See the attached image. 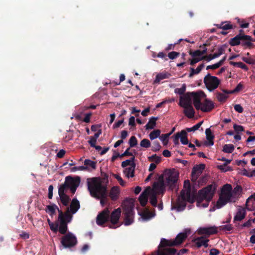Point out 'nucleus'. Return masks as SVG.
<instances>
[{
	"label": "nucleus",
	"instance_id": "34",
	"mask_svg": "<svg viewBox=\"0 0 255 255\" xmlns=\"http://www.w3.org/2000/svg\"><path fill=\"white\" fill-rule=\"evenodd\" d=\"M204 64H202L198 66L197 68L195 69L191 68V72L189 75V77H192L193 75L199 74L201 70L204 68Z\"/></svg>",
	"mask_w": 255,
	"mask_h": 255
},
{
	"label": "nucleus",
	"instance_id": "17",
	"mask_svg": "<svg viewBox=\"0 0 255 255\" xmlns=\"http://www.w3.org/2000/svg\"><path fill=\"white\" fill-rule=\"evenodd\" d=\"M110 211L108 209L104 210L101 213H100L96 220L97 224L98 225H102L106 222L109 218Z\"/></svg>",
	"mask_w": 255,
	"mask_h": 255
},
{
	"label": "nucleus",
	"instance_id": "6",
	"mask_svg": "<svg viewBox=\"0 0 255 255\" xmlns=\"http://www.w3.org/2000/svg\"><path fill=\"white\" fill-rule=\"evenodd\" d=\"M184 187L186 189L182 191L180 197L178 198L177 204L175 208L178 212L184 209L186 205V202L193 203L195 201V196L192 194L190 191V183L189 180L184 181Z\"/></svg>",
	"mask_w": 255,
	"mask_h": 255
},
{
	"label": "nucleus",
	"instance_id": "40",
	"mask_svg": "<svg viewBox=\"0 0 255 255\" xmlns=\"http://www.w3.org/2000/svg\"><path fill=\"white\" fill-rule=\"evenodd\" d=\"M171 134V133H169L167 134H162L159 136L160 140L163 142L164 145H167L168 143V139L169 136Z\"/></svg>",
	"mask_w": 255,
	"mask_h": 255
},
{
	"label": "nucleus",
	"instance_id": "59",
	"mask_svg": "<svg viewBox=\"0 0 255 255\" xmlns=\"http://www.w3.org/2000/svg\"><path fill=\"white\" fill-rule=\"evenodd\" d=\"M53 187L52 185H50L48 187V198L51 199L53 196Z\"/></svg>",
	"mask_w": 255,
	"mask_h": 255
},
{
	"label": "nucleus",
	"instance_id": "33",
	"mask_svg": "<svg viewBox=\"0 0 255 255\" xmlns=\"http://www.w3.org/2000/svg\"><path fill=\"white\" fill-rule=\"evenodd\" d=\"M226 58V56H224L219 62H217V63H215L214 64L209 65L207 67L206 69H216L220 67L224 63L225 59Z\"/></svg>",
	"mask_w": 255,
	"mask_h": 255
},
{
	"label": "nucleus",
	"instance_id": "46",
	"mask_svg": "<svg viewBox=\"0 0 255 255\" xmlns=\"http://www.w3.org/2000/svg\"><path fill=\"white\" fill-rule=\"evenodd\" d=\"M220 28L225 30L230 29L232 28V25L229 22H224L220 24Z\"/></svg>",
	"mask_w": 255,
	"mask_h": 255
},
{
	"label": "nucleus",
	"instance_id": "51",
	"mask_svg": "<svg viewBox=\"0 0 255 255\" xmlns=\"http://www.w3.org/2000/svg\"><path fill=\"white\" fill-rule=\"evenodd\" d=\"M218 168L223 172H227L232 170L231 168L227 166L226 164L218 166Z\"/></svg>",
	"mask_w": 255,
	"mask_h": 255
},
{
	"label": "nucleus",
	"instance_id": "10",
	"mask_svg": "<svg viewBox=\"0 0 255 255\" xmlns=\"http://www.w3.org/2000/svg\"><path fill=\"white\" fill-rule=\"evenodd\" d=\"M179 178V172L175 169H169L165 171L162 180L166 186L173 188L176 186Z\"/></svg>",
	"mask_w": 255,
	"mask_h": 255
},
{
	"label": "nucleus",
	"instance_id": "2",
	"mask_svg": "<svg viewBox=\"0 0 255 255\" xmlns=\"http://www.w3.org/2000/svg\"><path fill=\"white\" fill-rule=\"evenodd\" d=\"M108 183V177L104 178H93L88 180V188L91 195L97 198L100 199L102 206L107 202V185Z\"/></svg>",
	"mask_w": 255,
	"mask_h": 255
},
{
	"label": "nucleus",
	"instance_id": "54",
	"mask_svg": "<svg viewBox=\"0 0 255 255\" xmlns=\"http://www.w3.org/2000/svg\"><path fill=\"white\" fill-rule=\"evenodd\" d=\"M179 55V53L178 52L172 51L168 53V56L170 59H174L176 58Z\"/></svg>",
	"mask_w": 255,
	"mask_h": 255
},
{
	"label": "nucleus",
	"instance_id": "58",
	"mask_svg": "<svg viewBox=\"0 0 255 255\" xmlns=\"http://www.w3.org/2000/svg\"><path fill=\"white\" fill-rule=\"evenodd\" d=\"M88 142L92 147H94L96 145L97 140L92 138V137H90V140L88 141Z\"/></svg>",
	"mask_w": 255,
	"mask_h": 255
},
{
	"label": "nucleus",
	"instance_id": "57",
	"mask_svg": "<svg viewBox=\"0 0 255 255\" xmlns=\"http://www.w3.org/2000/svg\"><path fill=\"white\" fill-rule=\"evenodd\" d=\"M234 109L236 111L240 113H242L243 111L242 107L239 104L235 105L234 106Z\"/></svg>",
	"mask_w": 255,
	"mask_h": 255
},
{
	"label": "nucleus",
	"instance_id": "41",
	"mask_svg": "<svg viewBox=\"0 0 255 255\" xmlns=\"http://www.w3.org/2000/svg\"><path fill=\"white\" fill-rule=\"evenodd\" d=\"M186 86L185 84H183L182 85V87L179 88H176L174 90V92L177 94L180 95H182L184 94L186 90Z\"/></svg>",
	"mask_w": 255,
	"mask_h": 255
},
{
	"label": "nucleus",
	"instance_id": "55",
	"mask_svg": "<svg viewBox=\"0 0 255 255\" xmlns=\"http://www.w3.org/2000/svg\"><path fill=\"white\" fill-rule=\"evenodd\" d=\"M242 60L246 62L247 63L250 64H253L255 63V61L254 59H253L251 58L247 57H243L242 58Z\"/></svg>",
	"mask_w": 255,
	"mask_h": 255
},
{
	"label": "nucleus",
	"instance_id": "47",
	"mask_svg": "<svg viewBox=\"0 0 255 255\" xmlns=\"http://www.w3.org/2000/svg\"><path fill=\"white\" fill-rule=\"evenodd\" d=\"M231 64L232 65H234V66H238L239 67H240L242 69L246 70H248V69L247 66L245 64H244L242 62H232L231 63Z\"/></svg>",
	"mask_w": 255,
	"mask_h": 255
},
{
	"label": "nucleus",
	"instance_id": "26",
	"mask_svg": "<svg viewBox=\"0 0 255 255\" xmlns=\"http://www.w3.org/2000/svg\"><path fill=\"white\" fill-rule=\"evenodd\" d=\"M84 163L87 171H91L96 168V162L90 159H85Z\"/></svg>",
	"mask_w": 255,
	"mask_h": 255
},
{
	"label": "nucleus",
	"instance_id": "56",
	"mask_svg": "<svg viewBox=\"0 0 255 255\" xmlns=\"http://www.w3.org/2000/svg\"><path fill=\"white\" fill-rule=\"evenodd\" d=\"M234 128L235 130V131L238 132H242L244 130V128L243 126L237 125H234Z\"/></svg>",
	"mask_w": 255,
	"mask_h": 255
},
{
	"label": "nucleus",
	"instance_id": "64",
	"mask_svg": "<svg viewBox=\"0 0 255 255\" xmlns=\"http://www.w3.org/2000/svg\"><path fill=\"white\" fill-rule=\"evenodd\" d=\"M219 254V251L215 249L211 250L210 252V255H218Z\"/></svg>",
	"mask_w": 255,
	"mask_h": 255
},
{
	"label": "nucleus",
	"instance_id": "22",
	"mask_svg": "<svg viewBox=\"0 0 255 255\" xmlns=\"http://www.w3.org/2000/svg\"><path fill=\"white\" fill-rule=\"evenodd\" d=\"M208 242L209 240L203 237L197 238L194 240L195 244L198 248H200L202 246L207 247L208 246Z\"/></svg>",
	"mask_w": 255,
	"mask_h": 255
},
{
	"label": "nucleus",
	"instance_id": "60",
	"mask_svg": "<svg viewBox=\"0 0 255 255\" xmlns=\"http://www.w3.org/2000/svg\"><path fill=\"white\" fill-rule=\"evenodd\" d=\"M91 114H92L91 113L86 114L85 116V118L83 120V121L87 123H89L90 122V117L91 116Z\"/></svg>",
	"mask_w": 255,
	"mask_h": 255
},
{
	"label": "nucleus",
	"instance_id": "23",
	"mask_svg": "<svg viewBox=\"0 0 255 255\" xmlns=\"http://www.w3.org/2000/svg\"><path fill=\"white\" fill-rule=\"evenodd\" d=\"M206 135V138L207 141L204 143V144L206 146H211L214 144L213 139L214 136L213 135L212 131L210 128H207L205 131Z\"/></svg>",
	"mask_w": 255,
	"mask_h": 255
},
{
	"label": "nucleus",
	"instance_id": "62",
	"mask_svg": "<svg viewBox=\"0 0 255 255\" xmlns=\"http://www.w3.org/2000/svg\"><path fill=\"white\" fill-rule=\"evenodd\" d=\"M128 124L131 126H135V118L134 117H131L129 119Z\"/></svg>",
	"mask_w": 255,
	"mask_h": 255
},
{
	"label": "nucleus",
	"instance_id": "32",
	"mask_svg": "<svg viewBox=\"0 0 255 255\" xmlns=\"http://www.w3.org/2000/svg\"><path fill=\"white\" fill-rule=\"evenodd\" d=\"M119 189L117 187H113L110 192V196L111 198L114 200L117 199L119 194Z\"/></svg>",
	"mask_w": 255,
	"mask_h": 255
},
{
	"label": "nucleus",
	"instance_id": "37",
	"mask_svg": "<svg viewBox=\"0 0 255 255\" xmlns=\"http://www.w3.org/2000/svg\"><path fill=\"white\" fill-rule=\"evenodd\" d=\"M56 209H58L57 206L55 205H49L47 206L46 209V212L48 213L50 216H52L55 212Z\"/></svg>",
	"mask_w": 255,
	"mask_h": 255
},
{
	"label": "nucleus",
	"instance_id": "19",
	"mask_svg": "<svg viewBox=\"0 0 255 255\" xmlns=\"http://www.w3.org/2000/svg\"><path fill=\"white\" fill-rule=\"evenodd\" d=\"M67 191L65 190V186H60L58 190V193L62 203L67 205L69 201V197L66 195Z\"/></svg>",
	"mask_w": 255,
	"mask_h": 255
},
{
	"label": "nucleus",
	"instance_id": "43",
	"mask_svg": "<svg viewBox=\"0 0 255 255\" xmlns=\"http://www.w3.org/2000/svg\"><path fill=\"white\" fill-rule=\"evenodd\" d=\"M140 145L142 147L148 148L150 146L151 143L148 139H143L141 141Z\"/></svg>",
	"mask_w": 255,
	"mask_h": 255
},
{
	"label": "nucleus",
	"instance_id": "7",
	"mask_svg": "<svg viewBox=\"0 0 255 255\" xmlns=\"http://www.w3.org/2000/svg\"><path fill=\"white\" fill-rule=\"evenodd\" d=\"M194 105V96L193 92H188L182 95L180 98L179 105L184 109L183 113L188 118H192L195 115V111L192 106Z\"/></svg>",
	"mask_w": 255,
	"mask_h": 255
},
{
	"label": "nucleus",
	"instance_id": "28",
	"mask_svg": "<svg viewBox=\"0 0 255 255\" xmlns=\"http://www.w3.org/2000/svg\"><path fill=\"white\" fill-rule=\"evenodd\" d=\"M246 216V210L244 208H240L234 217L235 221H241Z\"/></svg>",
	"mask_w": 255,
	"mask_h": 255
},
{
	"label": "nucleus",
	"instance_id": "61",
	"mask_svg": "<svg viewBox=\"0 0 255 255\" xmlns=\"http://www.w3.org/2000/svg\"><path fill=\"white\" fill-rule=\"evenodd\" d=\"M115 177L118 180L120 184L122 186L124 185V182L121 177L117 174L114 175Z\"/></svg>",
	"mask_w": 255,
	"mask_h": 255
},
{
	"label": "nucleus",
	"instance_id": "30",
	"mask_svg": "<svg viewBox=\"0 0 255 255\" xmlns=\"http://www.w3.org/2000/svg\"><path fill=\"white\" fill-rule=\"evenodd\" d=\"M179 134L180 135V139L182 144L184 145L188 144V139L187 138V133L185 130H182L180 132H179Z\"/></svg>",
	"mask_w": 255,
	"mask_h": 255
},
{
	"label": "nucleus",
	"instance_id": "48",
	"mask_svg": "<svg viewBox=\"0 0 255 255\" xmlns=\"http://www.w3.org/2000/svg\"><path fill=\"white\" fill-rule=\"evenodd\" d=\"M129 144L130 147H134L137 144V141L136 137L132 136L129 140Z\"/></svg>",
	"mask_w": 255,
	"mask_h": 255
},
{
	"label": "nucleus",
	"instance_id": "15",
	"mask_svg": "<svg viewBox=\"0 0 255 255\" xmlns=\"http://www.w3.org/2000/svg\"><path fill=\"white\" fill-rule=\"evenodd\" d=\"M121 211L120 208L115 209L111 214V222L112 225L110 226L111 228H116L119 226L118 221L121 215Z\"/></svg>",
	"mask_w": 255,
	"mask_h": 255
},
{
	"label": "nucleus",
	"instance_id": "9",
	"mask_svg": "<svg viewBox=\"0 0 255 255\" xmlns=\"http://www.w3.org/2000/svg\"><path fill=\"white\" fill-rule=\"evenodd\" d=\"M134 200L129 199L125 200L123 203L124 212L125 215L124 224L126 226L130 225L133 221V208Z\"/></svg>",
	"mask_w": 255,
	"mask_h": 255
},
{
	"label": "nucleus",
	"instance_id": "14",
	"mask_svg": "<svg viewBox=\"0 0 255 255\" xmlns=\"http://www.w3.org/2000/svg\"><path fill=\"white\" fill-rule=\"evenodd\" d=\"M76 243V238L71 233H68L67 235L64 236L61 240V244L65 248L73 247Z\"/></svg>",
	"mask_w": 255,
	"mask_h": 255
},
{
	"label": "nucleus",
	"instance_id": "63",
	"mask_svg": "<svg viewBox=\"0 0 255 255\" xmlns=\"http://www.w3.org/2000/svg\"><path fill=\"white\" fill-rule=\"evenodd\" d=\"M177 44H178V42H176L174 44H170L167 46V47L165 48V50L166 51H168L169 50L173 49L174 48L175 45Z\"/></svg>",
	"mask_w": 255,
	"mask_h": 255
},
{
	"label": "nucleus",
	"instance_id": "13",
	"mask_svg": "<svg viewBox=\"0 0 255 255\" xmlns=\"http://www.w3.org/2000/svg\"><path fill=\"white\" fill-rule=\"evenodd\" d=\"M80 183V179L78 177L76 178L67 177L65 179V183L60 186H65L66 191H67L69 188L71 192L74 194L77 188L79 186Z\"/></svg>",
	"mask_w": 255,
	"mask_h": 255
},
{
	"label": "nucleus",
	"instance_id": "42",
	"mask_svg": "<svg viewBox=\"0 0 255 255\" xmlns=\"http://www.w3.org/2000/svg\"><path fill=\"white\" fill-rule=\"evenodd\" d=\"M233 228L230 224H227V225H221L219 227V229L220 231H223L225 232H228L232 230Z\"/></svg>",
	"mask_w": 255,
	"mask_h": 255
},
{
	"label": "nucleus",
	"instance_id": "11",
	"mask_svg": "<svg viewBox=\"0 0 255 255\" xmlns=\"http://www.w3.org/2000/svg\"><path fill=\"white\" fill-rule=\"evenodd\" d=\"M166 186V184L162 179H159L157 182H155L151 188V201L150 203L154 206H156L157 204L156 195L157 194L162 193Z\"/></svg>",
	"mask_w": 255,
	"mask_h": 255
},
{
	"label": "nucleus",
	"instance_id": "8",
	"mask_svg": "<svg viewBox=\"0 0 255 255\" xmlns=\"http://www.w3.org/2000/svg\"><path fill=\"white\" fill-rule=\"evenodd\" d=\"M194 96V107L197 110H201L203 112H209L214 108V103L209 100L205 99L203 103L201 100L206 97L205 94L202 91L193 92Z\"/></svg>",
	"mask_w": 255,
	"mask_h": 255
},
{
	"label": "nucleus",
	"instance_id": "45",
	"mask_svg": "<svg viewBox=\"0 0 255 255\" xmlns=\"http://www.w3.org/2000/svg\"><path fill=\"white\" fill-rule=\"evenodd\" d=\"M203 122L202 121L199 123H198L197 124L195 125V126H194L193 127L190 128H188L187 129V130L188 131V132H190V131H194L195 130H197V129H198L199 128L201 127V126L202 125V124H203Z\"/></svg>",
	"mask_w": 255,
	"mask_h": 255
},
{
	"label": "nucleus",
	"instance_id": "21",
	"mask_svg": "<svg viewBox=\"0 0 255 255\" xmlns=\"http://www.w3.org/2000/svg\"><path fill=\"white\" fill-rule=\"evenodd\" d=\"M140 216L139 220L142 221H146L155 216V214L150 213L148 210H145L142 212L138 213Z\"/></svg>",
	"mask_w": 255,
	"mask_h": 255
},
{
	"label": "nucleus",
	"instance_id": "16",
	"mask_svg": "<svg viewBox=\"0 0 255 255\" xmlns=\"http://www.w3.org/2000/svg\"><path fill=\"white\" fill-rule=\"evenodd\" d=\"M151 188L147 187L139 196L138 200L142 206H144L146 204L148 197H149L150 201H151Z\"/></svg>",
	"mask_w": 255,
	"mask_h": 255
},
{
	"label": "nucleus",
	"instance_id": "25",
	"mask_svg": "<svg viewBox=\"0 0 255 255\" xmlns=\"http://www.w3.org/2000/svg\"><path fill=\"white\" fill-rule=\"evenodd\" d=\"M135 165L129 166V167H124V173L128 178L133 177L134 176V170Z\"/></svg>",
	"mask_w": 255,
	"mask_h": 255
},
{
	"label": "nucleus",
	"instance_id": "4",
	"mask_svg": "<svg viewBox=\"0 0 255 255\" xmlns=\"http://www.w3.org/2000/svg\"><path fill=\"white\" fill-rule=\"evenodd\" d=\"M216 190L214 185H210L199 191L197 198V206L199 208H206L213 198Z\"/></svg>",
	"mask_w": 255,
	"mask_h": 255
},
{
	"label": "nucleus",
	"instance_id": "38",
	"mask_svg": "<svg viewBox=\"0 0 255 255\" xmlns=\"http://www.w3.org/2000/svg\"><path fill=\"white\" fill-rule=\"evenodd\" d=\"M243 89V85L241 83H239L238 84V85L236 86V87L235 88L234 90L232 91H225V92L226 94H233L236 92H239L241 91Z\"/></svg>",
	"mask_w": 255,
	"mask_h": 255
},
{
	"label": "nucleus",
	"instance_id": "29",
	"mask_svg": "<svg viewBox=\"0 0 255 255\" xmlns=\"http://www.w3.org/2000/svg\"><path fill=\"white\" fill-rule=\"evenodd\" d=\"M170 76V74L167 72L160 73L156 76L154 81V83H159L162 80L168 78Z\"/></svg>",
	"mask_w": 255,
	"mask_h": 255
},
{
	"label": "nucleus",
	"instance_id": "31",
	"mask_svg": "<svg viewBox=\"0 0 255 255\" xmlns=\"http://www.w3.org/2000/svg\"><path fill=\"white\" fill-rule=\"evenodd\" d=\"M158 118L152 117L151 118L148 122V123L145 126V128L146 129H151L154 128L156 126V122Z\"/></svg>",
	"mask_w": 255,
	"mask_h": 255
},
{
	"label": "nucleus",
	"instance_id": "52",
	"mask_svg": "<svg viewBox=\"0 0 255 255\" xmlns=\"http://www.w3.org/2000/svg\"><path fill=\"white\" fill-rule=\"evenodd\" d=\"M161 146L158 141H154L153 142L152 150L154 151H158L161 148Z\"/></svg>",
	"mask_w": 255,
	"mask_h": 255
},
{
	"label": "nucleus",
	"instance_id": "5",
	"mask_svg": "<svg viewBox=\"0 0 255 255\" xmlns=\"http://www.w3.org/2000/svg\"><path fill=\"white\" fill-rule=\"evenodd\" d=\"M224 46L219 47L218 51L213 54H210L208 56H205L207 53V48L203 50H197L193 52H191L190 54L192 56L190 64L194 65L196 63L201 61L203 59H206L208 61H210L214 59L219 57L220 55H222L225 52Z\"/></svg>",
	"mask_w": 255,
	"mask_h": 255
},
{
	"label": "nucleus",
	"instance_id": "50",
	"mask_svg": "<svg viewBox=\"0 0 255 255\" xmlns=\"http://www.w3.org/2000/svg\"><path fill=\"white\" fill-rule=\"evenodd\" d=\"M148 159L150 161H154L157 163H159L161 161V158L156 154L149 156Z\"/></svg>",
	"mask_w": 255,
	"mask_h": 255
},
{
	"label": "nucleus",
	"instance_id": "39",
	"mask_svg": "<svg viewBox=\"0 0 255 255\" xmlns=\"http://www.w3.org/2000/svg\"><path fill=\"white\" fill-rule=\"evenodd\" d=\"M234 148V146L232 144H225L223 147V151L226 153H232Z\"/></svg>",
	"mask_w": 255,
	"mask_h": 255
},
{
	"label": "nucleus",
	"instance_id": "53",
	"mask_svg": "<svg viewBox=\"0 0 255 255\" xmlns=\"http://www.w3.org/2000/svg\"><path fill=\"white\" fill-rule=\"evenodd\" d=\"M173 142L176 145H177L179 144V139H180V135L179 134V132L176 133L173 136Z\"/></svg>",
	"mask_w": 255,
	"mask_h": 255
},
{
	"label": "nucleus",
	"instance_id": "49",
	"mask_svg": "<svg viewBox=\"0 0 255 255\" xmlns=\"http://www.w3.org/2000/svg\"><path fill=\"white\" fill-rule=\"evenodd\" d=\"M239 173L243 176H246L248 177H252L251 170H248L246 169H244L241 170Z\"/></svg>",
	"mask_w": 255,
	"mask_h": 255
},
{
	"label": "nucleus",
	"instance_id": "36",
	"mask_svg": "<svg viewBox=\"0 0 255 255\" xmlns=\"http://www.w3.org/2000/svg\"><path fill=\"white\" fill-rule=\"evenodd\" d=\"M161 131L159 129H156L151 132L149 135V138L151 140L159 137L160 135Z\"/></svg>",
	"mask_w": 255,
	"mask_h": 255
},
{
	"label": "nucleus",
	"instance_id": "1",
	"mask_svg": "<svg viewBox=\"0 0 255 255\" xmlns=\"http://www.w3.org/2000/svg\"><path fill=\"white\" fill-rule=\"evenodd\" d=\"M79 208V202L76 199H73L70 208L64 213L58 210V219L55 224L51 222L49 219H47L50 229L54 233H56L58 229L60 233L65 234L67 230V224L71 222L73 215L77 212Z\"/></svg>",
	"mask_w": 255,
	"mask_h": 255
},
{
	"label": "nucleus",
	"instance_id": "44",
	"mask_svg": "<svg viewBox=\"0 0 255 255\" xmlns=\"http://www.w3.org/2000/svg\"><path fill=\"white\" fill-rule=\"evenodd\" d=\"M225 92V91H224ZM225 94L223 93H219L217 95V99L220 102H224L228 98V96L227 95V94H226L225 92H224Z\"/></svg>",
	"mask_w": 255,
	"mask_h": 255
},
{
	"label": "nucleus",
	"instance_id": "20",
	"mask_svg": "<svg viewBox=\"0 0 255 255\" xmlns=\"http://www.w3.org/2000/svg\"><path fill=\"white\" fill-rule=\"evenodd\" d=\"M205 168L204 164H200L194 167L192 172V179L195 181Z\"/></svg>",
	"mask_w": 255,
	"mask_h": 255
},
{
	"label": "nucleus",
	"instance_id": "24",
	"mask_svg": "<svg viewBox=\"0 0 255 255\" xmlns=\"http://www.w3.org/2000/svg\"><path fill=\"white\" fill-rule=\"evenodd\" d=\"M246 208L249 211L255 210V194L248 198L246 202Z\"/></svg>",
	"mask_w": 255,
	"mask_h": 255
},
{
	"label": "nucleus",
	"instance_id": "12",
	"mask_svg": "<svg viewBox=\"0 0 255 255\" xmlns=\"http://www.w3.org/2000/svg\"><path fill=\"white\" fill-rule=\"evenodd\" d=\"M204 83L206 88L210 92H213L218 87L221 81L217 77L208 74L204 78Z\"/></svg>",
	"mask_w": 255,
	"mask_h": 255
},
{
	"label": "nucleus",
	"instance_id": "35",
	"mask_svg": "<svg viewBox=\"0 0 255 255\" xmlns=\"http://www.w3.org/2000/svg\"><path fill=\"white\" fill-rule=\"evenodd\" d=\"M134 157H132L130 159H127L125 161H124L122 163V166L123 167H129V166H131L132 165H135L134 162Z\"/></svg>",
	"mask_w": 255,
	"mask_h": 255
},
{
	"label": "nucleus",
	"instance_id": "18",
	"mask_svg": "<svg viewBox=\"0 0 255 255\" xmlns=\"http://www.w3.org/2000/svg\"><path fill=\"white\" fill-rule=\"evenodd\" d=\"M200 235H210L217 233V227L216 226L200 228L197 230Z\"/></svg>",
	"mask_w": 255,
	"mask_h": 255
},
{
	"label": "nucleus",
	"instance_id": "27",
	"mask_svg": "<svg viewBox=\"0 0 255 255\" xmlns=\"http://www.w3.org/2000/svg\"><path fill=\"white\" fill-rule=\"evenodd\" d=\"M251 37L249 36H237L233 38L231 41V44L232 45H239L241 42V40L246 39L250 40Z\"/></svg>",
	"mask_w": 255,
	"mask_h": 255
},
{
	"label": "nucleus",
	"instance_id": "3",
	"mask_svg": "<svg viewBox=\"0 0 255 255\" xmlns=\"http://www.w3.org/2000/svg\"><path fill=\"white\" fill-rule=\"evenodd\" d=\"M241 192L242 188L240 186H237L232 190L231 185L226 184L224 185L222 189L219 198L215 207L217 209H220L228 202H236Z\"/></svg>",
	"mask_w": 255,
	"mask_h": 255
}]
</instances>
